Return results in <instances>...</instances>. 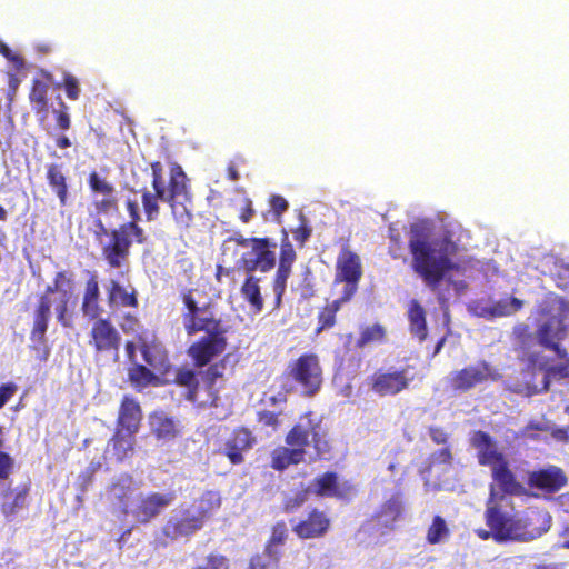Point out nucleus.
<instances>
[{
	"mask_svg": "<svg viewBox=\"0 0 569 569\" xmlns=\"http://www.w3.org/2000/svg\"><path fill=\"white\" fill-rule=\"evenodd\" d=\"M107 302L111 309L139 307V292L132 287H124L117 279H109L106 286Z\"/></svg>",
	"mask_w": 569,
	"mask_h": 569,
	"instance_id": "29",
	"label": "nucleus"
},
{
	"mask_svg": "<svg viewBox=\"0 0 569 569\" xmlns=\"http://www.w3.org/2000/svg\"><path fill=\"white\" fill-rule=\"evenodd\" d=\"M68 302H69V299L67 297H64L56 306L57 320L64 328L71 327V319L68 316Z\"/></svg>",
	"mask_w": 569,
	"mask_h": 569,
	"instance_id": "60",
	"label": "nucleus"
},
{
	"mask_svg": "<svg viewBox=\"0 0 569 569\" xmlns=\"http://www.w3.org/2000/svg\"><path fill=\"white\" fill-rule=\"evenodd\" d=\"M81 312L89 320L101 318L100 289L96 274H91L86 281L81 301Z\"/></svg>",
	"mask_w": 569,
	"mask_h": 569,
	"instance_id": "31",
	"label": "nucleus"
},
{
	"mask_svg": "<svg viewBox=\"0 0 569 569\" xmlns=\"http://www.w3.org/2000/svg\"><path fill=\"white\" fill-rule=\"evenodd\" d=\"M133 495V488L131 486V479L119 480L111 485L110 496L112 500L118 503L122 513L128 515L129 502Z\"/></svg>",
	"mask_w": 569,
	"mask_h": 569,
	"instance_id": "42",
	"label": "nucleus"
},
{
	"mask_svg": "<svg viewBox=\"0 0 569 569\" xmlns=\"http://www.w3.org/2000/svg\"><path fill=\"white\" fill-rule=\"evenodd\" d=\"M218 491L207 490L189 505H181L162 526V536L169 541L190 540L201 531L221 508Z\"/></svg>",
	"mask_w": 569,
	"mask_h": 569,
	"instance_id": "3",
	"label": "nucleus"
},
{
	"mask_svg": "<svg viewBox=\"0 0 569 569\" xmlns=\"http://www.w3.org/2000/svg\"><path fill=\"white\" fill-rule=\"evenodd\" d=\"M46 180L51 191L59 199L60 206L64 207L68 201L69 184L62 166L58 163L48 164L46 171Z\"/></svg>",
	"mask_w": 569,
	"mask_h": 569,
	"instance_id": "33",
	"label": "nucleus"
},
{
	"mask_svg": "<svg viewBox=\"0 0 569 569\" xmlns=\"http://www.w3.org/2000/svg\"><path fill=\"white\" fill-rule=\"evenodd\" d=\"M227 346L224 329L208 331L206 336L189 346L187 355L191 358L194 367L203 368L223 353Z\"/></svg>",
	"mask_w": 569,
	"mask_h": 569,
	"instance_id": "18",
	"label": "nucleus"
},
{
	"mask_svg": "<svg viewBox=\"0 0 569 569\" xmlns=\"http://www.w3.org/2000/svg\"><path fill=\"white\" fill-rule=\"evenodd\" d=\"M119 327L126 335L137 333L141 329V321L137 313L124 312L120 317Z\"/></svg>",
	"mask_w": 569,
	"mask_h": 569,
	"instance_id": "51",
	"label": "nucleus"
},
{
	"mask_svg": "<svg viewBox=\"0 0 569 569\" xmlns=\"http://www.w3.org/2000/svg\"><path fill=\"white\" fill-rule=\"evenodd\" d=\"M193 289L187 288L181 291L180 298L186 310L182 312V325L188 336H193L200 331L208 332L221 330L222 322L211 310V305L198 306L193 296Z\"/></svg>",
	"mask_w": 569,
	"mask_h": 569,
	"instance_id": "8",
	"label": "nucleus"
},
{
	"mask_svg": "<svg viewBox=\"0 0 569 569\" xmlns=\"http://www.w3.org/2000/svg\"><path fill=\"white\" fill-rule=\"evenodd\" d=\"M500 378L501 375L498 370L493 369L486 360H480L475 365L452 371L448 379V386L455 392L465 393L479 385L497 381Z\"/></svg>",
	"mask_w": 569,
	"mask_h": 569,
	"instance_id": "11",
	"label": "nucleus"
},
{
	"mask_svg": "<svg viewBox=\"0 0 569 569\" xmlns=\"http://www.w3.org/2000/svg\"><path fill=\"white\" fill-rule=\"evenodd\" d=\"M408 319L410 332L420 341H425L428 336L426 311L418 300L409 302Z\"/></svg>",
	"mask_w": 569,
	"mask_h": 569,
	"instance_id": "37",
	"label": "nucleus"
},
{
	"mask_svg": "<svg viewBox=\"0 0 569 569\" xmlns=\"http://www.w3.org/2000/svg\"><path fill=\"white\" fill-rule=\"evenodd\" d=\"M126 210L129 216V220L127 222L120 223L122 227H127L130 230H133L138 233L146 232L143 228L139 224L142 220L140 209L136 199L128 198L126 200Z\"/></svg>",
	"mask_w": 569,
	"mask_h": 569,
	"instance_id": "47",
	"label": "nucleus"
},
{
	"mask_svg": "<svg viewBox=\"0 0 569 569\" xmlns=\"http://www.w3.org/2000/svg\"><path fill=\"white\" fill-rule=\"evenodd\" d=\"M311 493L321 498L350 500L356 495L355 486L348 481H340L335 471H326L312 479L309 485Z\"/></svg>",
	"mask_w": 569,
	"mask_h": 569,
	"instance_id": "19",
	"label": "nucleus"
},
{
	"mask_svg": "<svg viewBox=\"0 0 569 569\" xmlns=\"http://www.w3.org/2000/svg\"><path fill=\"white\" fill-rule=\"evenodd\" d=\"M408 247L411 254V269L432 291L438 289L449 271L458 270V266L451 259L457 251L456 243L447 237L430 241L421 223L410 226Z\"/></svg>",
	"mask_w": 569,
	"mask_h": 569,
	"instance_id": "2",
	"label": "nucleus"
},
{
	"mask_svg": "<svg viewBox=\"0 0 569 569\" xmlns=\"http://www.w3.org/2000/svg\"><path fill=\"white\" fill-rule=\"evenodd\" d=\"M226 370V361L220 360L208 365L200 372L203 386L201 387L194 370L189 368L178 369L173 382L187 389L184 398L199 407H217L219 401L216 382L222 378Z\"/></svg>",
	"mask_w": 569,
	"mask_h": 569,
	"instance_id": "5",
	"label": "nucleus"
},
{
	"mask_svg": "<svg viewBox=\"0 0 569 569\" xmlns=\"http://www.w3.org/2000/svg\"><path fill=\"white\" fill-rule=\"evenodd\" d=\"M450 531L446 520L441 516H435L427 530L426 539L431 545H437L449 536Z\"/></svg>",
	"mask_w": 569,
	"mask_h": 569,
	"instance_id": "46",
	"label": "nucleus"
},
{
	"mask_svg": "<svg viewBox=\"0 0 569 569\" xmlns=\"http://www.w3.org/2000/svg\"><path fill=\"white\" fill-rule=\"evenodd\" d=\"M402 513V495L397 492L380 505L377 511L369 519V522L372 523V529L376 532L387 535L396 529V525L401 519Z\"/></svg>",
	"mask_w": 569,
	"mask_h": 569,
	"instance_id": "21",
	"label": "nucleus"
},
{
	"mask_svg": "<svg viewBox=\"0 0 569 569\" xmlns=\"http://www.w3.org/2000/svg\"><path fill=\"white\" fill-rule=\"evenodd\" d=\"M94 208L99 213L116 212L119 209V201L114 193L103 196L99 201L94 202Z\"/></svg>",
	"mask_w": 569,
	"mask_h": 569,
	"instance_id": "56",
	"label": "nucleus"
},
{
	"mask_svg": "<svg viewBox=\"0 0 569 569\" xmlns=\"http://www.w3.org/2000/svg\"><path fill=\"white\" fill-rule=\"evenodd\" d=\"M128 379L138 390H141L150 385L157 386L160 382L159 378L151 369L140 363H134L129 368Z\"/></svg>",
	"mask_w": 569,
	"mask_h": 569,
	"instance_id": "41",
	"label": "nucleus"
},
{
	"mask_svg": "<svg viewBox=\"0 0 569 569\" xmlns=\"http://www.w3.org/2000/svg\"><path fill=\"white\" fill-rule=\"evenodd\" d=\"M267 562L261 555H253L250 557L246 569H267Z\"/></svg>",
	"mask_w": 569,
	"mask_h": 569,
	"instance_id": "64",
	"label": "nucleus"
},
{
	"mask_svg": "<svg viewBox=\"0 0 569 569\" xmlns=\"http://www.w3.org/2000/svg\"><path fill=\"white\" fill-rule=\"evenodd\" d=\"M92 226H93L92 233H93L96 240H100L102 236L107 237V233L109 232V230L107 229L106 224L99 217L93 218Z\"/></svg>",
	"mask_w": 569,
	"mask_h": 569,
	"instance_id": "63",
	"label": "nucleus"
},
{
	"mask_svg": "<svg viewBox=\"0 0 569 569\" xmlns=\"http://www.w3.org/2000/svg\"><path fill=\"white\" fill-rule=\"evenodd\" d=\"M259 282V278L249 273L240 289L242 298L250 305V308L254 312H261L264 306Z\"/></svg>",
	"mask_w": 569,
	"mask_h": 569,
	"instance_id": "39",
	"label": "nucleus"
},
{
	"mask_svg": "<svg viewBox=\"0 0 569 569\" xmlns=\"http://www.w3.org/2000/svg\"><path fill=\"white\" fill-rule=\"evenodd\" d=\"M312 413L308 412L302 419L307 422H298L306 431L307 447L311 445L315 450V460H330L332 457L333 445L328 431L321 427L320 421L311 419Z\"/></svg>",
	"mask_w": 569,
	"mask_h": 569,
	"instance_id": "22",
	"label": "nucleus"
},
{
	"mask_svg": "<svg viewBox=\"0 0 569 569\" xmlns=\"http://www.w3.org/2000/svg\"><path fill=\"white\" fill-rule=\"evenodd\" d=\"M121 336L110 318L93 319L89 331L88 345L96 355H110L116 359L119 356Z\"/></svg>",
	"mask_w": 569,
	"mask_h": 569,
	"instance_id": "16",
	"label": "nucleus"
},
{
	"mask_svg": "<svg viewBox=\"0 0 569 569\" xmlns=\"http://www.w3.org/2000/svg\"><path fill=\"white\" fill-rule=\"evenodd\" d=\"M142 418L143 413L139 401L130 395H124L119 406L117 428L130 433H138Z\"/></svg>",
	"mask_w": 569,
	"mask_h": 569,
	"instance_id": "28",
	"label": "nucleus"
},
{
	"mask_svg": "<svg viewBox=\"0 0 569 569\" xmlns=\"http://www.w3.org/2000/svg\"><path fill=\"white\" fill-rule=\"evenodd\" d=\"M289 376L301 386L306 396L317 393L322 385V369L318 356L301 355L290 363Z\"/></svg>",
	"mask_w": 569,
	"mask_h": 569,
	"instance_id": "15",
	"label": "nucleus"
},
{
	"mask_svg": "<svg viewBox=\"0 0 569 569\" xmlns=\"http://www.w3.org/2000/svg\"><path fill=\"white\" fill-rule=\"evenodd\" d=\"M62 286L72 288V279L66 271L56 273L53 283L47 286L44 293L38 297L37 305L32 313V328L30 339L39 345H46V333L51 318L50 295L62 290Z\"/></svg>",
	"mask_w": 569,
	"mask_h": 569,
	"instance_id": "9",
	"label": "nucleus"
},
{
	"mask_svg": "<svg viewBox=\"0 0 569 569\" xmlns=\"http://www.w3.org/2000/svg\"><path fill=\"white\" fill-rule=\"evenodd\" d=\"M173 492H152L142 497L132 513L141 523H148L174 500Z\"/></svg>",
	"mask_w": 569,
	"mask_h": 569,
	"instance_id": "27",
	"label": "nucleus"
},
{
	"mask_svg": "<svg viewBox=\"0 0 569 569\" xmlns=\"http://www.w3.org/2000/svg\"><path fill=\"white\" fill-rule=\"evenodd\" d=\"M331 526L328 515L317 507L309 509L307 516L299 520L292 531L300 539H317L325 537Z\"/></svg>",
	"mask_w": 569,
	"mask_h": 569,
	"instance_id": "24",
	"label": "nucleus"
},
{
	"mask_svg": "<svg viewBox=\"0 0 569 569\" xmlns=\"http://www.w3.org/2000/svg\"><path fill=\"white\" fill-rule=\"evenodd\" d=\"M88 184L92 192L102 196L114 193V186L106 178L101 177L97 171H91L88 177Z\"/></svg>",
	"mask_w": 569,
	"mask_h": 569,
	"instance_id": "48",
	"label": "nucleus"
},
{
	"mask_svg": "<svg viewBox=\"0 0 569 569\" xmlns=\"http://www.w3.org/2000/svg\"><path fill=\"white\" fill-rule=\"evenodd\" d=\"M362 277V263L360 257L349 246H343L339 251L335 264V283H345L342 296L352 299L358 290Z\"/></svg>",
	"mask_w": 569,
	"mask_h": 569,
	"instance_id": "12",
	"label": "nucleus"
},
{
	"mask_svg": "<svg viewBox=\"0 0 569 569\" xmlns=\"http://www.w3.org/2000/svg\"><path fill=\"white\" fill-rule=\"evenodd\" d=\"M568 482L565 471L557 466L533 470L528 473V486L545 493H556Z\"/></svg>",
	"mask_w": 569,
	"mask_h": 569,
	"instance_id": "25",
	"label": "nucleus"
},
{
	"mask_svg": "<svg viewBox=\"0 0 569 569\" xmlns=\"http://www.w3.org/2000/svg\"><path fill=\"white\" fill-rule=\"evenodd\" d=\"M59 108L53 109L52 113L56 120V126L59 130L67 131L71 128V117L69 113V107L64 101H59Z\"/></svg>",
	"mask_w": 569,
	"mask_h": 569,
	"instance_id": "55",
	"label": "nucleus"
},
{
	"mask_svg": "<svg viewBox=\"0 0 569 569\" xmlns=\"http://www.w3.org/2000/svg\"><path fill=\"white\" fill-rule=\"evenodd\" d=\"M284 446L277 447L271 452V468L283 471L291 465L305 461L307 455L306 431L300 425H295L284 437Z\"/></svg>",
	"mask_w": 569,
	"mask_h": 569,
	"instance_id": "10",
	"label": "nucleus"
},
{
	"mask_svg": "<svg viewBox=\"0 0 569 569\" xmlns=\"http://www.w3.org/2000/svg\"><path fill=\"white\" fill-rule=\"evenodd\" d=\"M429 436L436 445H445L449 439V436L445 429L436 426L429 428Z\"/></svg>",
	"mask_w": 569,
	"mask_h": 569,
	"instance_id": "62",
	"label": "nucleus"
},
{
	"mask_svg": "<svg viewBox=\"0 0 569 569\" xmlns=\"http://www.w3.org/2000/svg\"><path fill=\"white\" fill-rule=\"evenodd\" d=\"M109 443L112 446L113 455L118 461L129 458L134 450L136 433L127 432L122 429H116Z\"/></svg>",
	"mask_w": 569,
	"mask_h": 569,
	"instance_id": "36",
	"label": "nucleus"
},
{
	"mask_svg": "<svg viewBox=\"0 0 569 569\" xmlns=\"http://www.w3.org/2000/svg\"><path fill=\"white\" fill-rule=\"evenodd\" d=\"M192 569H230V561L224 555L211 552L206 557L204 565H198Z\"/></svg>",
	"mask_w": 569,
	"mask_h": 569,
	"instance_id": "52",
	"label": "nucleus"
},
{
	"mask_svg": "<svg viewBox=\"0 0 569 569\" xmlns=\"http://www.w3.org/2000/svg\"><path fill=\"white\" fill-rule=\"evenodd\" d=\"M141 355L146 363L153 372L166 375L170 369V360L167 350L158 343H144Z\"/></svg>",
	"mask_w": 569,
	"mask_h": 569,
	"instance_id": "34",
	"label": "nucleus"
},
{
	"mask_svg": "<svg viewBox=\"0 0 569 569\" xmlns=\"http://www.w3.org/2000/svg\"><path fill=\"white\" fill-rule=\"evenodd\" d=\"M270 210L277 220H280L281 216L288 210V201L280 194H272L269 198Z\"/></svg>",
	"mask_w": 569,
	"mask_h": 569,
	"instance_id": "58",
	"label": "nucleus"
},
{
	"mask_svg": "<svg viewBox=\"0 0 569 569\" xmlns=\"http://www.w3.org/2000/svg\"><path fill=\"white\" fill-rule=\"evenodd\" d=\"M309 493V488H305L297 492L295 496L284 498L282 502L283 512L290 513L299 509L308 500Z\"/></svg>",
	"mask_w": 569,
	"mask_h": 569,
	"instance_id": "50",
	"label": "nucleus"
},
{
	"mask_svg": "<svg viewBox=\"0 0 569 569\" xmlns=\"http://www.w3.org/2000/svg\"><path fill=\"white\" fill-rule=\"evenodd\" d=\"M551 378L565 379L569 378V359L567 361H562L558 365L550 366L546 369L545 378H543V387L542 390L547 391L549 389V383Z\"/></svg>",
	"mask_w": 569,
	"mask_h": 569,
	"instance_id": "49",
	"label": "nucleus"
},
{
	"mask_svg": "<svg viewBox=\"0 0 569 569\" xmlns=\"http://www.w3.org/2000/svg\"><path fill=\"white\" fill-rule=\"evenodd\" d=\"M452 461V453L449 447L441 448L435 451L429 457V468L435 465H450Z\"/></svg>",
	"mask_w": 569,
	"mask_h": 569,
	"instance_id": "59",
	"label": "nucleus"
},
{
	"mask_svg": "<svg viewBox=\"0 0 569 569\" xmlns=\"http://www.w3.org/2000/svg\"><path fill=\"white\" fill-rule=\"evenodd\" d=\"M29 492L30 482L21 483L14 489L12 499L0 505V511L8 520H12L27 506Z\"/></svg>",
	"mask_w": 569,
	"mask_h": 569,
	"instance_id": "38",
	"label": "nucleus"
},
{
	"mask_svg": "<svg viewBox=\"0 0 569 569\" xmlns=\"http://www.w3.org/2000/svg\"><path fill=\"white\" fill-rule=\"evenodd\" d=\"M62 87L64 89L67 97L70 100L79 99L81 90H80L79 81L74 76H72L70 73H64Z\"/></svg>",
	"mask_w": 569,
	"mask_h": 569,
	"instance_id": "57",
	"label": "nucleus"
},
{
	"mask_svg": "<svg viewBox=\"0 0 569 569\" xmlns=\"http://www.w3.org/2000/svg\"><path fill=\"white\" fill-rule=\"evenodd\" d=\"M101 246V257L110 269L121 270L128 267L133 243L143 244L148 240L146 232H136L127 227L117 226L107 233Z\"/></svg>",
	"mask_w": 569,
	"mask_h": 569,
	"instance_id": "7",
	"label": "nucleus"
},
{
	"mask_svg": "<svg viewBox=\"0 0 569 569\" xmlns=\"http://www.w3.org/2000/svg\"><path fill=\"white\" fill-rule=\"evenodd\" d=\"M471 445L477 449L480 466L490 467L493 487L503 495L520 497L527 493L523 485L511 470L506 456L500 452L491 436L482 430L472 435Z\"/></svg>",
	"mask_w": 569,
	"mask_h": 569,
	"instance_id": "4",
	"label": "nucleus"
},
{
	"mask_svg": "<svg viewBox=\"0 0 569 569\" xmlns=\"http://www.w3.org/2000/svg\"><path fill=\"white\" fill-rule=\"evenodd\" d=\"M551 527V517L541 510H531L523 517H517L516 539L527 542L540 538Z\"/></svg>",
	"mask_w": 569,
	"mask_h": 569,
	"instance_id": "23",
	"label": "nucleus"
},
{
	"mask_svg": "<svg viewBox=\"0 0 569 569\" xmlns=\"http://www.w3.org/2000/svg\"><path fill=\"white\" fill-rule=\"evenodd\" d=\"M497 491L490 485V495L486 502L485 521L489 529L493 530L495 541L498 543L517 541V517L502 511L497 503Z\"/></svg>",
	"mask_w": 569,
	"mask_h": 569,
	"instance_id": "13",
	"label": "nucleus"
},
{
	"mask_svg": "<svg viewBox=\"0 0 569 569\" xmlns=\"http://www.w3.org/2000/svg\"><path fill=\"white\" fill-rule=\"evenodd\" d=\"M413 379L415 377L409 375L408 368L379 369L369 377L368 386L373 393L380 397L396 396L409 389Z\"/></svg>",
	"mask_w": 569,
	"mask_h": 569,
	"instance_id": "17",
	"label": "nucleus"
},
{
	"mask_svg": "<svg viewBox=\"0 0 569 569\" xmlns=\"http://www.w3.org/2000/svg\"><path fill=\"white\" fill-rule=\"evenodd\" d=\"M41 76L43 79H32L29 92V101L32 106V110L36 113H46L48 111L49 104L48 91L51 74L48 71L42 70Z\"/></svg>",
	"mask_w": 569,
	"mask_h": 569,
	"instance_id": "32",
	"label": "nucleus"
},
{
	"mask_svg": "<svg viewBox=\"0 0 569 569\" xmlns=\"http://www.w3.org/2000/svg\"><path fill=\"white\" fill-rule=\"evenodd\" d=\"M553 305L557 315L549 317L536 330L537 342L545 349L555 343V341L562 342L568 335V327L565 320L569 315V301L563 297L557 296L553 299Z\"/></svg>",
	"mask_w": 569,
	"mask_h": 569,
	"instance_id": "14",
	"label": "nucleus"
},
{
	"mask_svg": "<svg viewBox=\"0 0 569 569\" xmlns=\"http://www.w3.org/2000/svg\"><path fill=\"white\" fill-rule=\"evenodd\" d=\"M351 299H345V296L341 295L340 298L333 300L330 303H327L323 308L320 309L317 320L318 326L316 328V335H319L326 329H330L336 325V316L340 310L341 306Z\"/></svg>",
	"mask_w": 569,
	"mask_h": 569,
	"instance_id": "40",
	"label": "nucleus"
},
{
	"mask_svg": "<svg viewBox=\"0 0 569 569\" xmlns=\"http://www.w3.org/2000/svg\"><path fill=\"white\" fill-rule=\"evenodd\" d=\"M513 335L518 343L517 350L519 351V359L530 365H535L539 359V353L530 352V348L532 347L536 337L530 332L529 326L526 323L516 326Z\"/></svg>",
	"mask_w": 569,
	"mask_h": 569,
	"instance_id": "35",
	"label": "nucleus"
},
{
	"mask_svg": "<svg viewBox=\"0 0 569 569\" xmlns=\"http://www.w3.org/2000/svg\"><path fill=\"white\" fill-rule=\"evenodd\" d=\"M257 439L247 427L234 428L224 442L222 455L232 465H241L244 461V452H248L256 445Z\"/></svg>",
	"mask_w": 569,
	"mask_h": 569,
	"instance_id": "26",
	"label": "nucleus"
},
{
	"mask_svg": "<svg viewBox=\"0 0 569 569\" xmlns=\"http://www.w3.org/2000/svg\"><path fill=\"white\" fill-rule=\"evenodd\" d=\"M300 224L291 230L295 241L300 248L309 240L312 233V228L309 226L307 218L301 213Z\"/></svg>",
	"mask_w": 569,
	"mask_h": 569,
	"instance_id": "53",
	"label": "nucleus"
},
{
	"mask_svg": "<svg viewBox=\"0 0 569 569\" xmlns=\"http://www.w3.org/2000/svg\"><path fill=\"white\" fill-rule=\"evenodd\" d=\"M297 260V252L289 239L286 229L282 230L280 240V252L277 271L272 279V290L276 295V305L281 303L287 289V281L292 273V267Z\"/></svg>",
	"mask_w": 569,
	"mask_h": 569,
	"instance_id": "20",
	"label": "nucleus"
},
{
	"mask_svg": "<svg viewBox=\"0 0 569 569\" xmlns=\"http://www.w3.org/2000/svg\"><path fill=\"white\" fill-rule=\"evenodd\" d=\"M287 537L288 531L286 523L283 521L274 523L271 529V536L266 543L264 553L272 558L276 561V563L279 562L281 555L280 551L273 550L272 547L276 545H282L286 541Z\"/></svg>",
	"mask_w": 569,
	"mask_h": 569,
	"instance_id": "44",
	"label": "nucleus"
},
{
	"mask_svg": "<svg viewBox=\"0 0 569 569\" xmlns=\"http://www.w3.org/2000/svg\"><path fill=\"white\" fill-rule=\"evenodd\" d=\"M227 242H234L241 248H248L244 251L238 266L248 273L260 271L267 273L276 266V243L269 238H246L241 233H234L227 239Z\"/></svg>",
	"mask_w": 569,
	"mask_h": 569,
	"instance_id": "6",
	"label": "nucleus"
},
{
	"mask_svg": "<svg viewBox=\"0 0 569 569\" xmlns=\"http://www.w3.org/2000/svg\"><path fill=\"white\" fill-rule=\"evenodd\" d=\"M149 426L157 440L171 441L181 435L180 422L162 410L149 415Z\"/></svg>",
	"mask_w": 569,
	"mask_h": 569,
	"instance_id": "30",
	"label": "nucleus"
},
{
	"mask_svg": "<svg viewBox=\"0 0 569 569\" xmlns=\"http://www.w3.org/2000/svg\"><path fill=\"white\" fill-rule=\"evenodd\" d=\"M18 386L14 382H7L0 386V409L14 396Z\"/></svg>",
	"mask_w": 569,
	"mask_h": 569,
	"instance_id": "61",
	"label": "nucleus"
},
{
	"mask_svg": "<svg viewBox=\"0 0 569 569\" xmlns=\"http://www.w3.org/2000/svg\"><path fill=\"white\" fill-rule=\"evenodd\" d=\"M152 191L142 188L141 204L147 222H153L160 217V202L169 206L171 216L180 229H189L193 221L192 192L189 178L178 163H172L169 170V181H164L163 164L160 161L150 163Z\"/></svg>",
	"mask_w": 569,
	"mask_h": 569,
	"instance_id": "1",
	"label": "nucleus"
},
{
	"mask_svg": "<svg viewBox=\"0 0 569 569\" xmlns=\"http://www.w3.org/2000/svg\"><path fill=\"white\" fill-rule=\"evenodd\" d=\"M523 306V301L516 298H505L491 306L490 313L495 317H507L518 312Z\"/></svg>",
	"mask_w": 569,
	"mask_h": 569,
	"instance_id": "45",
	"label": "nucleus"
},
{
	"mask_svg": "<svg viewBox=\"0 0 569 569\" xmlns=\"http://www.w3.org/2000/svg\"><path fill=\"white\" fill-rule=\"evenodd\" d=\"M386 339V328L380 323H373L360 328L359 338L355 346L358 349H363L371 343H381Z\"/></svg>",
	"mask_w": 569,
	"mask_h": 569,
	"instance_id": "43",
	"label": "nucleus"
},
{
	"mask_svg": "<svg viewBox=\"0 0 569 569\" xmlns=\"http://www.w3.org/2000/svg\"><path fill=\"white\" fill-rule=\"evenodd\" d=\"M282 412H273L270 410H260L257 412V421L266 428H271L273 431H277L281 426V417Z\"/></svg>",
	"mask_w": 569,
	"mask_h": 569,
	"instance_id": "54",
	"label": "nucleus"
}]
</instances>
